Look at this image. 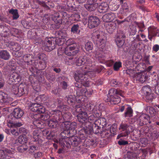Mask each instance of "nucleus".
I'll return each mask as SVG.
<instances>
[{
  "label": "nucleus",
  "instance_id": "obj_1",
  "mask_svg": "<svg viewBox=\"0 0 159 159\" xmlns=\"http://www.w3.org/2000/svg\"><path fill=\"white\" fill-rule=\"evenodd\" d=\"M92 38L94 43H96L98 46L101 47L96 51V54H99V51L100 53H102V49L105 47L106 43V36L104 34L98 31H95L93 33Z\"/></svg>",
  "mask_w": 159,
  "mask_h": 159
},
{
  "label": "nucleus",
  "instance_id": "obj_2",
  "mask_svg": "<svg viewBox=\"0 0 159 159\" xmlns=\"http://www.w3.org/2000/svg\"><path fill=\"white\" fill-rule=\"evenodd\" d=\"M74 78L77 82L75 84V86L76 87L80 88L81 84L85 87H89L90 85V82L88 80V75L83 74L80 70L76 71L74 75Z\"/></svg>",
  "mask_w": 159,
  "mask_h": 159
},
{
  "label": "nucleus",
  "instance_id": "obj_3",
  "mask_svg": "<svg viewBox=\"0 0 159 159\" xmlns=\"http://www.w3.org/2000/svg\"><path fill=\"white\" fill-rule=\"evenodd\" d=\"M124 93L122 90H109L108 96L110 97L108 100L111 104H116L120 101V98L119 96L123 97Z\"/></svg>",
  "mask_w": 159,
  "mask_h": 159
},
{
  "label": "nucleus",
  "instance_id": "obj_4",
  "mask_svg": "<svg viewBox=\"0 0 159 159\" xmlns=\"http://www.w3.org/2000/svg\"><path fill=\"white\" fill-rule=\"evenodd\" d=\"M56 38H50L46 39L43 43V49L47 52H50L54 49L57 43V40Z\"/></svg>",
  "mask_w": 159,
  "mask_h": 159
},
{
  "label": "nucleus",
  "instance_id": "obj_5",
  "mask_svg": "<svg viewBox=\"0 0 159 159\" xmlns=\"http://www.w3.org/2000/svg\"><path fill=\"white\" fill-rule=\"evenodd\" d=\"M50 114L51 118L48 121V125L51 128H55L57 125H60L61 122L55 110L52 111Z\"/></svg>",
  "mask_w": 159,
  "mask_h": 159
},
{
  "label": "nucleus",
  "instance_id": "obj_6",
  "mask_svg": "<svg viewBox=\"0 0 159 159\" xmlns=\"http://www.w3.org/2000/svg\"><path fill=\"white\" fill-rule=\"evenodd\" d=\"M119 129L121 131H123L117 137L120 138L128 135L130 133L129 129H131V127L127 124L122 123L120 124Z\"/></svg>",
  "mask_w": 159,
  "mask_h": 159
},
{
  "label": "nucleus",
  "instance_id": "obj_7",
  "mask_svg": "<svg viewBox=\"0 0 159 159\" xmlns=\"http://www.w3.org/2000/svg\"><path fill=\"white\" fill-rule=\"evenodd\" d=\"M82 140H84L79 136L73 135L67 139V141L66 140L65 143L66 144L68 143L69 145H71L73 147H77L82 142Z\"/></svg>",
  "mask_w": 159,
  "mask_h": 159
},
{
  "label": "nucleus",
  "instance_id": "obj_8",
  "mask_svg": "<svg viewBox=\"0 0 159 159\" xmlns=\"http://www.w3.org/2000/svg\"><path fill=\"white\" fill-rule=\"evenodd\" d=\"M88 116L87 113L84 111L77 115V119L79 122L82 124V126L83 125H89V124L91 125V123L87 121Z\"/></svg>",
  "mask_w": 159,
  "mask_h": 159
},
{
  "label": "nucleus",
  "instance_id": "obj_9",
  "mask_svg": "<svg viewBox=\"0 0 159 159\" xmlns=\"http://www.w3.org/2000/svg\"><path fill=\"white\" fill-rule=\"evenodd\" d=\"M13 99L8 96L7 93L0 91V103L4 104H11L13 101Z\"/></svg>",
  "mask_w": 159,
  "mask_h": 159
},
{
  "label": "nucleus",
  "instance_id": "obj_10",
  "mask_svg": "<svg viewBox=\"0 0 159 159\" xmlns=\"http://www.w3.org/2000/svg\"><path fill=\"white\" fill-rule=\"evenodd\" d=\"M81 125L83 128L79 131V136L82 139L84 140L86 139L87 135L90 134L92 133L93 129H90L89 126L87 127V125H84L86 127V128H84L83 126H82V125Z\"/></svg>",
  "mask_w": 159,
  "mask_h": 159
},
{
  "label": "nucleus",
  "instance_id": "obj_11",
  "mask_svg": "<svg viewBox=\"0 0 159 159\" xmlns=\"http://www.w3.org/2000/svg\"><path fill=\"white\" fill-rule=\"evenodd\" d=\"M55 111L61 123L63 122L64 121H70L72 118V115L70 112H66L62 115L61 111L58 110H55Z\"/></svg>",
  "mask_w": 159,
  "mask_h": 159
},
{
  "label": "nucleus",
  "instance_id": "obj_12",
  "mask_svg": "<svg viewBox=\"0 0 159 159\" xmlns=\"http://www.w3.org/2000/svg\"><path fill=\"white\" fill-rule=\"evenodd\" d=\"M99 18L95 16H90L88 19V26L89 28L92 29L97 27L99 24Z\"/></svg>",
  "mask_w": 159,
  "mask_h": 159
},
{
  "label": "nucleus",
  "instance_id": "obj_13",
  "mask_svg": "<svg viewBox=\"0 0 159 159\" xmlns=\"http://www.w3.org/2000/svg\"><path fill=\"white\" fill-rule=\"evenodd\" d=\"M29 109L32 111L40 114L44 113L45 108L38 103H33L30 107Z\"/></svg>",
  "mask_w": 159,
  "mask_h": 159
},
{
  "label": "nucleus",
  "instance_id": "obj_14",
  "mask_svg": "<svg viewBox=\"0 0 159 159\" xmlns=\"http://www.w3.org/2000/svg\"><path fill=\"white\" fill-rule=\"evenodd\" d=\"M38 57L40 60H42L43 61L39 62L40 68L41 69H44L46 68V64L47 62V57L45 54L43 53H39L38 55Z\"/></svg>",
  "mask_w": 159,
  "mask_h": 159
},
{
  "label": "nucleus",
  "instance_id": "obj_15",
  "mask_svg": "<svg viewBox=\"0 0 159 159\" xmlns=\"http://www.w3.org/2000/svg\"><path fill=\"white\" fill-rule=\"evenodd\" d=\"M24 112L20 108H15L13 112L12 117L11 116L10 119H20L23 115Z\"/></svg>",
  "mask_w": 159,
  "mask_h": 159
},
{
  "label": "nucleus",
  "instance_id": "obj_16",
  "mask_svg": "<svg viewBox=\"0 0 159 159\" xmlns=\"http://www.w3.org/2000/svg\"><path fill=\"white\" fill-rule=\"evenodd\" d=\"M104 25L106 30L109 33H112L116 29L117 26L116 23L115 21L106 23Z\"/></svg>",
  "mask_w": 159,
  "mask_h": 159
},
{
  "label": "nucleus",
  "instance_id": "obj_17",
  "mask_svg": "<svg viewBox=\"0 0 159 159\" xmlns=\"http://www.w3.org/2000/svg\"><path fill=\"white\" fill-rule=\"evenodd\" d=\"M125 36L122 33H118L116 38L115 39L117 45L119 47H121L125 43L124 39Z\"/></svg>",
  "mask_w": 159,
  "mask_h": 159
},
{
  "label": "nucleus",
  "instance_id": "obj_18",
  "mask_svg": "<svg viewBox=\"0 0 159 159\" xmlns=\"http://www.w3.org/2000/svg\"><path fill=\"white\" fill-rule=\"evenodd\" d=\"M150 118L149 116L145 114H142L140 116V126H142L150 123Z\"/></svg>",
  "mask_w": 159,
  "mask_h": 159
},
{
  "label": "nucleus",
  "instance_id": "obj_19",
  "mask_svg": "<svg viewBox=\"0 0 159 159\" xmlns=\"http://www.w3.org/2000/svg\"><path fill=\"white\" fill-rule=\"evenodd\" d=\"M116 18V15L112 12H110L106 14L103 15L102 19L105 22L108 23L111 22Z\"/></svg>",
  "mask_w": 159,
  "mask_h": 159
},
{
  "label": "nucleus",
  "instance_id": "obj_20",
  "mask_svg": "<svg viewBox=\"0 0 159 159\" xmlns=\"http://www.w3.org/2000/svg\"><path fill=\"white\" fill-rule=\"evenodd\" d=\"M85 61L84 64V69H87L86 71H88V70L90 69V68L94 65L93 59V58H89L86 57Z\"/></svg>",
  "mask_w": 159,
  "mask_h": 159
},
{
  "label": "nucleus",
  "instance_id": "obj_21",
  "mask_svg": "<svg viewBox=\"0 0 159 159\" xmlns=\"http://www.w3.org/2000/svg\"><path fill=\"white\" fill-rule=\"evenodd\" d=\"M94 125L98 126V128H103L106 125V119L103 117L98 118L95 120Z\"/></svg>",
  "mask_w": 159,
  "mask_h": 159
},
{
  "label": "nucleus",
  "instance_id": "obj_22",
  "mask_svg": "<svg viewBox=\"0 0 159 159\" xmlns=\"http://www.w3.org/2000/svg\"><path fill=\"white\" fill-rule=\"evenodd\" d=\"M52 18V20L57 24H60L62 23L61 16L59 12H56L53 14Z\"/></svg>",
  "mask_w": 159,
  "mask_h": 159
},
{
  "label": "nucleus",
  "instance_id": "obj_23",
  "mask_svg": "<svg viewBox=\"0 0 159 159\" xmlns=\"http://www.w3.org/2000/svg\"><path fill=\"white\" fill-rule=\"evenodd\" d=\"M8 47L11 50L17 52L21 48L20 44L15 42H11L8 44Z\"/></svg>",
  "mask_w": 159,
  "mask_h": 159
},
{
  "label": "nucleus",
  "instance_id": "obj_24",
  "mask_svg": "<svg viewBox=\"0 0 159 159\" xmlns=\"http://www.w3.org/2000/svg\"><path fill=\"white\" fill-rule=\"evenodd\" d=\"M10 57V54L7 50H0V59L4 60H7L9 59Z\"/></svg>",
  "mask_w": 159,
  "mask_h": 159
},
{
  "label": "nucleus",
  "instance_id": "obj_25",
  "mask_svg": "<svg viewBox=\"0 0 159 159\" xmlns=\"http://www.w3.org/2000/svg\"><path fill=\"white\" fill-rule=\"evenodd\" d=\"M109 7L107 2H102L99 6L98 11L100 13H105L108 10Z\"/></svg>",
  "mask_w": 159,
  "mask_h": 159
},
{
  "label": "nucleus",
  "instance_id": "obj_26",
  "mask_svg": "<svg viewBox=\"0 0 159 159\" xmlns=\"http://www.w3.org/2000/svg\"><path fill=\"white\" fill-rule=\"evenodd\" d=\"M38 4L40 5L43 6L47 10L49 9L52 7H54V4L51 2L48 1V2H45L44 1H38Z\"/></svg>",
  "mask_w": 159,
  "mask_h": 159
},
{
  "label": "nucleus",
  "instance_id": "obj_27",
  "mask_svg": "<svg viewBox=\"0 0 159 159\" xmlns=\"http://www.w3.org/2000/svg\"><path fill=\"white\" fill-rule=\"evenodd\" d=\"M69 125V128L67 130L69 132V133H70L72 136H73L76 133V130L75 128L77 127V124L76 122H73L70 123Z\"/></svg>",
  "mask_w": 159,
  "mask_h": 159
},
{
  "label": "nucleus",
  "instance_id": "obj_28",
  "mask_svg": "<svg viewBox=\"0 0 159 159\" xmlns=\"http://www.w3.org/2000/svg\"><path fill=\"white\" fill-rule=\"evenodd\" d=\"M12 93L17 97H20L23 95H27L28 93V90H13Z\"/></svg>",
  "mask_w": 159,
  "mask_h": 159
},
{
  "label": "nucleus",
  "instance_id": "obj_29",
  "mask_svg": "<svg viewBox=\"0 0 159 159\" xmlns=\"http://www.w3.org/2000/svg\"><path fill=\"white\" fill-rule=\"evenodd\" d=\"M124 159H138L136 153H133L131 152H127L126 154L124 155Z\"/></svg>",
  "mask_w": 159,
  "mask_h": 159
},
{
  "label": "nucleus",
  "instance_id": "obj_30",
  "mask_svg": "<svg viewBox=\"0 0 159 159\" xmlns=\"http://www.w3.org/2000/svg\"><path fill=\"white\" fill-rule=\"evenodd\" d=\"M98 6V4H90L87 3L84 5V7L89 11H93L96 10Z\"/></svg>",
  "mask_w": 159,
  "mask_h": 159
},
{
  "label": "nucleus",
  "instance_id": "obj_31",
  "mask_svg": "<svg viewBox=\"0 0 159 159\" xmlns=\"http://www.w3.org/2000/svg\"><path fill=\"white\" fill-rule=\"evenodd\" d=\"M15 120L13 119H10L8 122V126L16 128L20 127L22 125V124L21 122L16 123Z\"/></svg>",
  "mask_w": 159,
  "mask_h": 159
},
{
  "label": "nucleus",
  "instance_id": "obj_32",
  "mask_svg": "<svg viewBox=\"0 0 159 159\" xmlns=\"http://www.w3.org/2000/svg\"><path fill=\"white\" fill-rule=\"evenodd\" d=\"M86 57L81 56L78 58L75 61V64L78 66H80L83 65H84Z\"/></svg>",
  "mask_w": 159,
  "mask_h": 159
},
{
  "label": "nucleus",
  "instance_id": "obj_33",
  "mask_svg": "<svg viewBox=\"0 0 159 159\" xmlns=\"http://www.w3.org/2000/svg\"><path fill=\"white\" fill-rule=\"evenodd\" d=\"M79 52V50L77 49L73 51H70V49L66 47L65 50L64 52L67 55L70 56H73L75 55Z\"/></svg>",
  "mask_w": 159,
  "mask_h": 159
},
{
  "label": "nucleus",
  "instance_id": "obj_34",
  "mask_svg": "<svg viewBox=\"0 0 159 159\" xmlns=\"http://www.w3.org/2000/svg\"><path fill=\"white\" fill-rule=\"evenodd\" d=\"M145 110L147 113H149L150 116H154L157 113L156 109L152 107L147 106L145 108Z\"/></svg>",
  "mask_w": 159,
  "mask_h": 159
},
{
  "label": "nucleus",
  "instance_id": "obj_35",
  "mask_svg": "<svg viewBox=\"0 0 159 159\" xmlns=\"http://www.w3.org/2000/svg\"><path fill=\"white\" fill-rule=\"evenodd\" d=\"M90 129H93L92 132H93L94 133L96 134H101V131L102 130H101V128H98V126L94 125V124L92 125V124L91 123V125L89 124Z\"/></svg>",
  "mask_w": 159,
  "mask_h": 159
},
{
  "label": "nucleus",
  "instance_id": "obj_36",
  "mask_svg": "<svg viewBox=\"0 0 159 159\" xmlns=\"http://www.w3.org/2000/svg\"><path fill=\"white\" fill-rule=\"evenodd\" d=\"M65 100H66L69 105H71L73 107L74 106L75 104V97L71 95L68 97H66L65 98Z\"/></svg>",
  "mask_w": 159,
  "mask_h": 159
},
{
  "label": "nucleus",
  "instance_id": "obj_37",
  "mask_svg": "<svg viewBox=\"0 0 159 159\" xmlns=\"http://www.w3.org/2000/svg\"><path fill=\"white\" fill-rule=\"evenodd\" d=\"M61 138L63 139H66L71 137L72 135L67 130H63V131L61 133Z\"/></svg>",
  "mask_w": 159,
  "mask_h": 159
},
{
  "label": "nucleus",
  "instance_id": "obj_38",
  "mask_svg": "<svg viewBox=\"0 0 159 159\" xmlns=\"http://www.w3.org/2000/svg\"><path fill=\"white\" fill-rule=\"evenodd\" d=\"M150 92H146V98L148 102H151L154 98V94L153 93H152V90H150Z\"/></svg>",
  "mask_w": 159,
  "mask_h": 159
},
{
  "label": "nucleus",
  "instance_id": "obj_39",
  "mask_svg": "<svg viewBox=\"0 0 159 159\" xmlns=\"http://www.w3.org/2000/svg\"><path fill=\"white\" fill-rule=\"evenodd\" d=\"M158 29L153 26H151L148 28L149 34L152 36H156V34H155V33L156 31Z\"/></svg>",
  "mask_w": 159,
  "mask_h": 159
},
{
  "label": "nucleus",
  "instance_id": "obj_40",
  "mask_svg": "<svg viewBox=\"0 0 159 159\" xmlns=\"http://www.w3.org/2000/svg\"><path fill=\"white\" fill-rule=\"evenodd\" d=\"M9 12L12 15L13 20L17 19L19 17L18 10L17 9H11L9 11Z\"/></svg>",
  "mask_w": 159,
  "mask_h": 159
},
{
  "label": "nucleus",
  "instance_id": "obj_41",
  "mask_svg": "<svg viewBox=\"0 0 159 159\" xmlns=\"http://www.w3.org/2000/svg\"><path fill=\"white\" fill-rule=\"evenodd\" d=\"M93 43L90 41L87 42L84 45V48L87 52L92 50L93 49Z\"/></svg>",
  "mask_w": 159,
  "mask_h": 159
},
{
  "label": "nucleus",
  "instance_id": "obj_42",
  "mask_svg": "<svg viewBox=\"0 0 159 159\" xmlns=\"http://www.w3.org/2000/svg\"><path fill=\"white\" fill-rule=\"evenodd\" d=\"M41 130L36 129L33 132V138L34 140H36L38 138L41 137Z\"/></svg>",
  "mask_w": 159,
  "mask_h": 159
},
{
  "label": "nucleus",
  "instance_id": "obj_43",
  "mask_svg": "<svg viewBox=\"0 0 159 159\" xmlns=\"http://www.w3.org/2000/svg\"><path fill=\"white\" fill-rule=\"evenodd\" d=\"M101 135L102 137L107 138H110V136H111L110 131L108 130H102V131H101Z\"/></svg>",
  "mask_w": 159,
  "mask_h": 159
},
{
  "label": "nucleus",
  "instance_id": "obj_44",
  "mask_svg": "<svg viewBox=\"0 0 159 159\" xmlns=\"http://www.w3.org/2000/svg\"><path fill=\"white\" fill-rule=\"evenodd\" d=\"M70 121H64L63 122H62L60 125L61 127L63 129V130H68L69 128V125L70 124Z\"/></svg>",
  "mask_w": 159,
  "mask_h": 159
},
{
  "label": "nucleus",
  "instance_id": "obj_45",
  "mask_svg": "<svg viewBox=\"0 0 159 159\" xmlns=\"http://www.w3.org/2000/svg\"><path fill=\"white\" fill-rule=\"evenodd\" d=\"M149 149L148 148L140 149V154L142 155L141 159H143L147 156Z\"/></svg>",
  "mask_w": 159,
  "mask_h": 159
},
{
  "label": "nucleus",
  "instance_id": "obj_46",
  "mask_svg": "<svg viewBox=\"0 0 159 159\" xmlns=\"http://www.w3.org/2000/svg\"><path fill=\"white\" fill-rule=\"evenodd\" d=\"M133 111L132 108L128 107L126 110V112L124 114V116L125 117H131L133 116L132 115Z\"/></svg>",
  "mask_w": 159,
  "mask_h": 159
},
{
  "label": "nucleus",
  "instance_id": "obj_47",
  "mask_svg": "<svg viewBox=\"0 0 159 159\" xmlns=\"http://www.w3.org/2000/svg\"><path fill=\"white\" fill-rule=\"evenodd\" d=\"M18 140V142L24 144L27 142V138L25 136L20 135L19 136Z\"/></svg>",
  "mask_w": 159,
  "mask_h": 159
},
{
  "label": "nucleus",
  "instance_id": "obj_48",
  "mask_svg": "<svg viewBox=\"0 0 159 159\" xmlns=\"http://www.w3.org/2000/svg\"><path fill=\"white\" fill-rule=\"evenodd\" d=\"M129 147H130V149L131 150L135 151L137 150L139 148V144L135 142L133 143L132 145H129Z\"/></svg>",
  "mask_w": 159,
  "mask_h": 159
},
{
  "label": "nucleus",
  "instance_id": "obj_49",
  "mask_svg": "<svg viewBox=\"0 0 159 159\" xmlns=\"http://www.w3.org/2000/svg\"><path fill=\"white\" fill-rule=\"evenodd\" d=\"M148 140L147 138H140V146L142 147H145L148 144Z\"/></svg>",
  "mask_w": 159,
  "mask_h": 159
},
{
  "label": "nucleus",
  "instance_id": "obj_50",
  "mask_svg": "<svg viewBox=\"0 0 159 159\" xmlns=\"http://www.w3.org/2000/svg\"><path fill=\"white\" fill-rule=\"evenodd\" d=\"M40 115V116L38 117V118H40V119L42 120L46 121L49 119L50 116L51 117V115L50 116L48 114L44 113Z\"/></svg>",
  "mask_w": 159,
  "mask_h": 159
},
{
  "label": "nucleus",
  "instance_id": "obj_51",
  "mask_svg": "<svg viewBox=\"0 0 159 159\" xmlns=\"http://www.w3.org/2000/svg\"><path fill=\"white\" fill-rule=\"evenodd\" d=\"M139 64H138V65L136 66V67L133 70L134 71V80H135L136 79V81L139 80V78L136 77V76H137V77H138V76L139 75V66H138Z\"/></svg>",
  "mask_w": 159,
  "mask_h": 159
},
{
  "label": "nucleus",
  "instance_id": "obj_52",
  "mask_svg": "<svg viewBox=\"0 0 159 159\" xmlns=\"http://www.w3.org/2000/svg\"><path fill=\"white\" fill-rule=\"evenodd\" d=\"M61 14L62 16L61 17L62 22L63 21H66L70 17V15L67 14V13L64 11H62Z\"/></svg>",
  "mask_w": 159,
  "mask_h": 159
},
{
  "label": "nucleus",
  "instance_id": "obj_53",
  "mask_svg": "<svg viewBox=\"0 0 159 159\" xmlns=\"http://www.w3.org/2000/svg\"><path fill=\"white\" fill-rule=\"evenodd\" d=\"M149 130V128L147 126L143 127L140 130V135L145 134L148 132Z\"/></svg>",
  "mask_w": 159,
  "mask_h": 159
},
{
  "label": "nucleus",
  "instance_id": "obj_54",
  "mask_svg": "<svg viewBox=\"0 0 159 159\" xmlns=\"http://www.w3.org/2000/svg\"><path fill=\"white\" fill-rule=\"evenodd\" d=\"M111 85L114 87H116L118 86H121V83H119L118 82L116 81V80L113 79L111 80L110 82Z\"/></svg>",
  "mask_w": 159,
  "mask_h": 159
},
{
  "label": "nucleus",
  "instance_id": "obj_55",
  "mask_svg": "<svg viewBox=\"0 0 159 159\" xmlns=\"http://www.w3.org/2000/svg\"><path fill=\"white\" fill-rule=\"evenodd\" d=\"M28 149V147L25 145H22L17 147L18 151L20 152H24Z\"/></svg>",
  "mask_w": 159,
  "mask_h": 159
},
{
  "label": "nucleus",
  "instance_id": "obj_56",
  "mask_svg": "<svg viewBox=\"0 0 159 159\" xmlns=\"http://www.w3.org/2000/svg\"><path fill=\"white\" fill-rule=\"evenodd\" d=\"M81 105H77L76 104L75 106V111L76 113L80 114L81 113L84 111L83 110L84 109L82 107Z\"/></svg>",
  "mask_w": 159,
  "mask_h": 159
},
{
  "label": "nucleus",
  "instance_id": "obj_57",
  "mask_svg": "<svg viewBox=\"0 0 159 159\" xmlns=\"http://www.w3.org/2000/svg\"><path fill=\"white\" fill-rule=\"evenodd\" d=\"M128 8L129 7L126 3L125 2L124 3H123L122 4L121 8V9L123 10V11L121 10L120 11L121 13H123V12H127L128 11Z\"/></svg>",
  "mask_w": 159,
  "mask_h": 159
},
{
  "label": "nucleus",
  "instance_id": "obj_58",
  "mask_svg": "<svg viewBox=\"0 0 159 159\" xmlns=\"http://www.w3.org/2000/svg\"><path fill=\"white\" fill-rule=\"evenodd\" d=\"M116 125H112L110 128V133L111 134V136H114L116 134Z\"/></svg>",
  "mask_w": 159,
  "mask_h": 159
},
{
  "label": "nucleus",
  "instance_id": "obj_59",
  "mask_svg": "<svg viewBox=\"0 0 159 159\" xmlns=\"http://www.w3.org/2000/svg\"><path fill=\"white\" fill-rule=\"evenodd\" d=\"M79 28V26L78 24H74L71 28V32L74 34L77 33Z\"/></svg>",
  "mask_w": 159,
  "mask_h": 159
},
{
  "label": "nucleus",
  "instance_id": "obj_60",
  "mask_svg": "<svg viewBox=\"0 0 159 159\" xmlns=\"http://www.w3.org/2000/svg\"><path fill=\"white\" fill-rule=\"evenodd\" d=\"M145 74L144 73H142L141 72H140V82H141L142 83L145 82L146 81V76L145 75Z\"/></svg>",
  "mask_w": 159,
  "mask_h": 159
},
{
  "label": "nucleus",
  "instance_id": "obj_61",
  "mask_svg": "<svg viewBox=\"0 0 159 159\" xmlns=\"http://www.w3.org/2000/svg\"><path fill=\"white\" fill-rule=\"evenodd\" d=\"M9 31V29L6 26H0V34H2L3 33H7Z\"/></svg>",
  "mask_w": 159,
  "mask_h": 159
},
{
  "label": "nucleus",
  "instance_id": "obj_62",
  "mask_svg": "<svg viewBox=\"0 0 159 159\" xmlns=\"http://www.w3.org/2000/svg\"><path fill=\"white\" fill-rule=\"evenodd\" d=\"M13 80H14L16 84H17L19 83L21 80V77L20 75H14L12 77Z\"/></svg>",
  "mask_w": 159,
  "mask_h": 159
},
{
  "label": "nucleus",
  "instance_id": "obj_63",
  "mask_svg": "<svg viewBox=\"0 0 159 159\" xmlns=\"http://www.w3.org/2000/svg\"><path fill=\"white\" fill-rule=\"evenodd\" d=\"M93 92V90H85L83 92V95L85 97L89 96L92 94Z\"/></svg>",
  "mask_w": 159,
  "mask_h": 159
},
{
  "label": "nucleus",
  "instance_id": "obj_64",
  "mask_svg": "<svg viewBox=\"0 0 159 159\" xmlns=\"http://www.w3.org/2000/svg\"><path fill=\"white\" fill-rule=\"evenodd\" d=\"M121 66V63L120 62H116L114 65V69L115 70H118Z\"/></svg>",
  "mask_w": 159,
  "mask_h": 159
}]
</instances>
